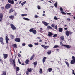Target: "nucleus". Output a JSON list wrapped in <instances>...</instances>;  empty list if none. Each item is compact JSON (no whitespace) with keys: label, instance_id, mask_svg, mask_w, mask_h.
Listing matches in <instances>:
<instances>
[{"label":"nucleus","instance_id":"obj_1","mask_svg":"<svg viewBox=\"0 0 75 75\" xmlns=\"http://www.w3.org/2000/svg\"><path fill=\"white\" fill-rule=\"evenodd\" d=\"M30 32H32L35 35L37 34V31L35 30H34L33 28H32L30 29L29 30Z\"/></svg>","mask_w":75,"mask_h":75},{"label":"nucleus","instance_id":"obj_2","mask_svg":"<svg viewBox=\"0 0 75 75\" xmlns=\"http://www.w3.org/2000/svg\"><path fill=\"white\" fill-rule=\"evenodd\" d=\"M11 7V4H7L5 6V8L7 10L8 9H9Z\"/></svg>","mask_w":75,"mask_h":75},{"label":"nucleus","instance_id":"obj_3","mask_svg":"<svg viewBox=\"0 0 75 75\" xmlns=\"http://www.w3.org/2000/svg\"><path fill=\"white\" fill-rule=\"evenodd\" d=\"M41 46L43 47L44 49L45 50H47V49H48V48H50V47H49V46H45L44 45H42Z\"/></svg>","mask_w":75,"mask_h":75},{"label":"nucleus","instance_id":"obj_4","mask_svg":"<svg viewBox=\"0 0 75 75\" xmlns=\"http://www.w3.org/2000/svg\"><path fill=\"white\" fill-rule=\"evenodd\" d=\"M10 25L12 29L13 30H16V27H15V26H14L12 24H11Z\"/></svg>","mask_w":75,"mask_h":75},{"label":"nucleus","instance_id":"obj_5","mask_svg":"<svg viewBox=\"0 0 75 75\" xmlns=\"http://www.w3.org/2000/svg\"><path fill=\"white\" fill-rule=\"evenodd\" d=\"M8 2L9 3H10V4H14V0H8Z\"/></svg>","mask_w":75,"mask_h":75},{"label":"nucleus","instance_id":"obj_6","mask_svg":"<svg viewBox=\"0 0 75 75\" xmlns=\"http://www.w3.org/2000/svg\"><path fill=\"white\" fill-rule=\"evenodd\" d=\"M9 40H10V39L8 38V36H6L5 40H6V44H8V41H9Z\"/></svg>","mask_w":75,"mask_h":75},{"label":"nucleus","instance_id":"obj_7","mask_svg":"<svg viewBox=\"0 0 75 75\" xmlns=\"http://www.w3.org/2000/svg\"><path fill=\"white\" fill-rule=\"evenodd\" d=\"M0 42L2 45L4 44V43H3V38H2V37L0 38Z\"/></svg>","mask_w":75,"mask_h":75},{"label":"nucleus","instance_id":"obj_8","mask_svg":"<svg viewBox=\"0 0 75 75\" xmlns=\"http://www.w3.org/2000/svg\"><path fill=\"white\" fill-rule=\"evenodd\" d=\"M14 41H15L16 42H20V38H16L15 39Z\"/></svg>","mask_w":75,"mask_h":75},{"label":"nucleus","instance_id":"obj_9","mask_svg":"<svg viewBox=\"0 0 75 75\" xmlns=\"http://www.w3.org/2000/svg\"><path fill=\"white\" fill-rule=\"evenodd\" d=\"M42 23H43V24H44V25H45V26H48V23H47L46 22L42 21Z\"/></svg>","mask_w":75,"mask_h":75},{"label":"nucleus","instance_id":"obj_10","mask_svg":"<svg viewBox=\"0 0 75 75\" xmlns=\"http://www.w3.org/2000/svg\"><path fill=\"white\" fill-rule=\"evenodd\" d=\"M9 18H10V19H11L12 20H13L14 18H14V15H11L9 16Z\"/></svg>","mask_w":75,"mask_h":75},{"label":"nucleus","instance_id":"obj_11","mask_svg":"<svg viewBox=\"0 0 75 75\" xmlns=\"http://www.w3.org/2000/svg\"><path fill=\"white\" fill-rule=\"evenodd\" d=\"M65 34L67 37H68L69 36V32L68 30L66 31Z\"/></svg>","mask_w":75,"mask_h":75},{"label":"nucleus","instance_id":"obj_12","mask_svg":"<svg viewBox=\"0 0 75 75\" xmlns=\"http://www.w3.org/2000/svg\"><path fill=\"white\" fill-rule=\"evenodd\" d=\"M3 55L4 56V59H6L7 57H8V55L7 54H3Z\"/></svg>","mask_w":75,"mask_h":75},{"label":"nucleus","instance_id":"obj_13","mask_svg":"<svg viewBox=\"0 0 75 75\" xmlns=\"http://www.w3.org/2000/svg\"><path fill=\"white\" fill-rule=\"evenodd\" d=\"M64 47H65L69 49L71 47V46H70L69 45H64Z\"/></svg>","mask_w":75,"mask_h":75},{"label":"nucleus","instance_id":"obj_14","mask_svg":"<svg viewBox=\"0 0 75 75\" xmlns=\"http://www.w3.org/2000/svg\"><path fill=\"white\" fill-rule=\"evenodd\" d=\"M52 35H54V34H52V33L50 32H48V36L49 37H52Z\"/></svg>","mask_w":75,"mask_h":75},{"label":"nucleus","instance_id":"obj_15","mask_svg":"<svg viewBox=\"0 0 75 75\" xmlns=\"http://www.w3.org/2000/svg\"><path fill=\"white\" fill-rule=\"evenodd\" d=\"M32 69L31 68H28L27 69V71L29 72H32Z\"/></svg>","mask_w":75,"mask_h":75},{"label":"nucleus","instance_id":"obj_16","mask_svg":"<svg viewBox=\"0 0 75 75\" xmlns=\"http://www.w3.org/2000/svg\"><path fill=\"white\" fill-rule=\"evenodd\" d=\"M30 62V60L29 59H27L25 61V63H26V65H28V64H29V62Z\"/></svg>","mask_w":75,"mask_h":75},{"label":"nucleus","instance_id":"obj_17","mask_svg":"<svg viewBox=\"0 0 75 75\" xmlns=\"http://www.w3.org/2000/svg\"><path fill=\"white\" fill-rule=\"evenodd\" d=\"M59 32H61V33L63 31V28H59Z\"/></svg>","mask_w":75,"mask_h":75},{"label":"nucleus","instance_id":"obj_18","mask_svg":"<svg viewBox=\"0 0 75 75\" xmlns=\"http://www.w3.org/2000/svg\"><path fill=\"white\" fill-rule=\"evenodd\" d=\"M34 56H35V55L34 54H33V55H32L30 58V61L33 60V59L34 58Z\"/></svg>","mask_w":75,"mask_h":75},{"label":"nucleus","instance_id":"obj_19","mask_svg":"<svg viewBox=\"0 0 75 75\" xmlns=\"http://www.w3.org/2000/svg\"><path fill=\"white\" fill-rule=\"evenodd\" d=\"M52 68H49L48 69L47 71H48L49 72H51V71H52Z\"/></svg>","mask_w":75,"mask_h":75},{"label":"nucleus","instance_id":"obj_20","mask_svg":"<svg viewBox=\"0 0 75 75\" xmlns=\"http://www.w3.org/2000/svg\"><path fill=\"white\" fill-rule=\"evenodd\" d=\"M16 72H17V71H18V72H19V71H20V68H19V67H16Z\"/></svg>","mask_w":75,"mask_h":75},{"label":"nucleus","instance_id":"obj_21","mask_svg":"<svg viewBox=\"0 0 75 75\" xmlns=\"http://www.w3.org/2000/svg\"><path fill=\"white\" fill-rule=\"evenodd\" d=\"M46 58H47L45 57H44L43 58L42 60L43 63H44V62H45V60H46Z\"/></svg>","mask_w":75,"mask_h":75},{"label":"nucleus","instance_id":"obj_22","mask_svg":"<svg viewBox=\"0 0 75 75\" xmlns=\"http://www.w3.org/2000/svg\"><path fill=\"white\" fill-rule=\"evenodd\" d=\"M1 75H6V71H3Z\"/></svg>","mask_w":75,"mask_h":75},{"label":"nucleus","instance_id":"obj_23","mask_svg":"<svg viewBox=\"0 0 75 75\" xmlns=\"http://www.w3.org/2000/svg\"><path fill=\"white\" fill-rule=\"evenodd\" d=\"M13 46L15 48H17V45L16 44H13Z\"/></svg>","mask_w":75,"mask_h":75},{"label":"nucleus","instance_id":"obj_24","mask_svg":"<svg viewBox=\"0 0 75 75\" xmlns=\"http://www.w3.org/2000/svg\"><path fill=\"white\" fill-rule=\"evenodd\" d=\"M48 55H50L51 54V50H49L47 52Z\"/></svg>","mask_w":75,"mask_h":75},{"label":"nucleus","instance_id":"obj_25","mask_svg":"<svg viewBox=\"0 0 75 75\" xmlns=\"http://www.w3.org/2000/svg\"><path fill=\"white\" fill-rule=\"evenodd\" d=\"M23 20H27V21H29V20H30V19H28L25 17L23 18Z\"/></svg>","mask_w":75,"mask_h":75},{"label":"nucleus","instance_id":"obj_26","mask_svg":"<svg viewBox=\"0 0 75 75\" xmlns=\"http://www.w3.org/2000/svg\"><path fill=\"white\" fill-rule=\"evenodd\" d=\"M14 10L13 9L11 8L9 10V13H12V12H13Z\"/></svg>","mask_w":75,"mask_h":75},{"label":"nucleus","instance_id":"obj_27","mask_svg":"<svg viewBox=\"0 0 75 75\" xmlns=\"http://www.w3.org/2000/svg\"><path fill=\"white\" fill-rule=\"evenodd\" d=\"M10 37L11 39H14V36L13 35H11Z\"/></svg>","mask_w":75,"mask_h":75},{"label":"nucleus","instance_id":"obj_28","mask_svg":"<svg viewBox=\"0 0 75 75\" xmlns=\"http://www.w3.org/2000/svg\"><path fill=\"white\" fill-rule=\"evenodd\" d=\"M3 14L2 13H0V18H3Z\"/></svg>","mask_w":75,"mask_h":75},{"label":"nucleus","instance_id":"obj_29","mask_svg":"<svg viewBox=\"0 0 75 75\" xmlns=\"http://www.w3.org/2000/svg\"><path fill=\"white\" fill-rule=\"evenodd\" d=\"M65 64H66L67 65V66L68 67H69V63L67 62H65Z\"/></svg>","mask_w":75,"mask_h":75},{"label":"nucleus","instance_id":"obj_30","mask_svg":"<svg viewBox=\"0 0 75 75\" xmlns=\"http://www.w3.org/2000/svg\"><path fill=\"white\" fill-rule=\"evenodd\" d=\"M39 72L40 74H42V69L41 68H40L39 70Z\"/></svg>","mask_w":75,"mask_h":75},{"label":"nucleus","instance_id":"obj_31","mask_svg":"<svg viewBox=\"0 0 75 75\" xmlns=\"http://www.w3.org/2000/svg\"><path fill=\"white\" fill-rule=\"evenodd\" d=\"M47 28L48 29H50L51 30H52V28L50 26H48L47 27Z\"/></svg>","mask_w":75,"mask_h":75},{"label":"nucleus","instance_id":"obj_32","mask_svg":"<svg viewBox=\"0 0 75 75\" xmlns=\"http://www.w3.org/2000/svg\"><path fill=\"white\" fill-rule=\"evenodd\" d=\"M25 3H26V1H25L22 3H21V6H24V4H25Z\"/></svg>","mask_w":75,"mask_h":75},{"label":"nucleus","instance_id":"obj_33","mask_svg":"<svg viewBox=\"0 0 75 75\" xmlns=\"http://www.w3.org/2000/svg\"><path fill=\"white\" fill-rule=\"evenodd\" d=\"M58 4V3H57V2H56L55 4H54V6L55 7L57 8V5Z\"/></svg>","mask_w":75,"mask_h":75},{"label":"nucleus","instance_id":"obj_34","mask_svg":"<svg viewBox=\"0 0 75 75\" xmlns=\"http://www.w3.org/2000/svg\"><path fill=\"white\" fill-rule=\"evenodd\" d=\"M60 38L62 40H64V36H61L60 37Z\"/></svg>","mask_w":75,"mask_h":75},{"label":"nucleus","instance_id":"obj_35","mask_svg":"<svg viewBox=\"0 0 75 75\" xmlns=\"http://www.w3.org/2000/svg\"><path fill=\"white\" fill-rule=\"evenodd\" d=\"M59 47V46L57 45H55L53 47V48H57Z\"/></svg>","mask_w":75,"mask_h":75},{"label":"nucleus","instance_id":"obj_36","mask_svg":"<svg viewBox=\"0 0 75 75\" xmlns=\"http://www.w3.org/2000/svg\"><path fill=\"white\" fill-rule=\"evenodd\" d=\"M12 61H13V65H14V67H15V64H16V62H15V60L13 59L12 60Z\"/></svg>","mask_w":75,"mask_h":75},{"label":"nucleus","instance_id":"obj_37","mask_svg":"<svg viewBox=\"0 0 75 75\" xmlns=\"http://www.w3.org/2000/svg\"><path fill=\"white\" fill-rule=\"evenodd\" d=\"M28 46L29 47H30V48H31V47H33V45L31 44H29L28 45Z\"/></svg>","mask_w":75,"mask_h":75},{"label":"nucleus","instance_id":"obj_38","mask_svg":"<svg viewBox=\"0 0 75 75\" xmlns=\"http://www.w3.org/2000/svg\"><path fill=\"white\" fill-rule=\"evenodd\" d=\"M61 13H62V14H64V15L66 14V13L64 12H63V11L61 12Z\"/></svg>","mask_w":75,"mask_h":75},{"label":"nucleus","instance_id":"obj_39","mask_svg":"<svg viewBox=\"0 0 75 75\" xmlns=\"http://www.w3.org/2000/svg\"><path fill=\"white\" fill-rule=\"evenodd\" d=\"M60 10L61 11V12H62V11H64V10H63V9H62V7L60 8Z\"/></svg>","mask_w":75,"mask_h":75},{"label":"nucleus","instance_id":"obj_40","mask_svg":"<svg viewBox=\"0 0 75 75\" xmlns=\"http://www.w3.org/2000/svg\"><path fill=\"white\" fill-rule=\"evenodd\" d=\"M60 45H61V46H64V45H63V43L61 42H60Z\"/></svg>","mask_w":75,"mask_h":75},{"label":"nucleus","instance_id":"obj_41","mask_svg":"<svg viewBox=\"0 0 75 75\" xmlns=\"http://www.w3.org/2000/svg\"><path fill=\"white\" fill-rule=\"evenodd\" d=\"M34 65H36L37 64V62H34L33 63Z\"/></svg>","mask_w":75,"mask_h":75},{"label":"nucleus","instance_id":"obj_42","mask_svg":"<svg viewBox=\"0 0 75 75\" xmlns=\"http://www.w3.org/2000/svg\"><path fill=\"white\" fill-rule=\"evenodd\" d=\"M38 10H40V9H41V6H40L38 5Z\"/></svg>","mask_w":75,"mask_h":75},{"label":"nucleus","instance_id":"obj_43","mask_svg":"<svg viewBox=\"0 0 75 75\" xmlns=\"http://www.w3.org/2000/svg\"><path fill=\"white\" fill-rule=\"evenodd\" d=\"M26 45L25 43H23L22 45V46L23 47L25 46Z\"/></svg>","mask_w":75,"mask_h":75},{"label":"nucleus","instance_id":"obj_44","mask_svg":"<svg viewBox=\"0 0 75 75\" xmlns=\"http://www.w3.org/2000/svg\"><path fill=\"white\" fill-rule=\"evenodd\" d=\"M57 37V34H55L53 36V37Z\"/></svg>","mask_w":75,"mask_h":75},{"label":"nucleus","instance_id":"obj_45","mask_svg":"<svg viewBox=\"0 0 75 75\" xmlns=\"http://www.w3.org/2000/svg\"><path fill=\"white\" fill-rule=\"evenodd\" d=\"M54 19L56 20H58V18H57L56 16H55L54 18Z\"/></svg>","mask_w":75,"mask_h":75},{"label":"nucleus","instance_id":"obj_46","mask_svg":"<svg viewBox=\"0 0 75 75\" xmlns=\"http://www.w3.org/2000/svg\"><path fill=\"white\" fill-rule=\"evenodd\" d=\"M72 74H73L74 75H75V71H74V70H72Z\"/></svg>","mask_w":75,"mask_h":75},{"label":"nucleus","instance_id":"obj_47","mask_svg":"<svg viewBox=\"0 0 75 75\" xmlns=\"http://www.w3.org/2000/svg\"><path fill=\"white\" fill-rule=\"evenodd\" d=\"M51 26L52 27H55V25L52 24L51 25Z\"/></svg>","mask_w":75,"mask_h":75},{"label":"nucleus","instance_id":"obj_48","mask_svg":"<svg viewBox=\"0 0 75 75\" xmlns=\"http://www.w3.org/2000/svg\"><path fill=\"white\" fill-rule=\"evenodd\" d=\"M54 28L56 30H57V25H56V26H55L54 27Z\"/></svg>","mask_w":75,"mask_h":75},{"label":"nucleus","instance_id":"obj_49","mask_svg":"<svg viewBox=\"0 0 75 75\" xmlns=\"http://www.w3.org/2000/svg\"><path fill=\"white\" fill-rule=\"evenodd\" d=\"M35 18H38V16L36 15L35 16Z\"/></svg>","mask_w":75,"mask_h":75},{"label":"nucleus","instance_id":"obj_50","mask_svg":"<svg viewBox=\"0 0 75 75\" xmlns=\"http://www.w3.org/2000/svg\"><path fill=\"white\" fill-rule=\"evenodd\" d=\"M18 55L19 57H21V55H20L19 53L18 54Z\"/></svg>","mask_w":75,"mask_h":75},{"label":"nucleus","instance_id":"obj_51","mask_svg":"<svg viewBox=\"0 0 75 75\" xmlns=\"http://www.w3.org/2000/svg\"><path fill=\"white\" fill-rule=\"evenodd\" d=\"M26 75H28L29 74V72L28 71H26Z\"/></svg>","mask_w":75,"mask_h":75},{"label":"nucleus","instance_id":"obj_52","mask_svg":"<svg viewBox=\"0 0 75 75\" xmlns=\"http://www.w3.org/2000/svg\"><path fill=\"white\" fill-rule=\"evenodd\" d=\"M18 61L19 64H21V62H20V60L19 59H18Z\"/></svg>","mask_w":75,"mask_h":75},{"label":"nucleus","instance_id":"obj_53","mask_svg":"<svg viewBox=\"0 0 75 75\" xmlns=\"http://www.w3.org/2000/svg\"><path fill=\"white\" fill-rule=\"evenodd\" d=\"M69 35L70 34L71 35V34H72L73 33V32H69Z\"/></svg>","mask_w":75,"mask_h":75},{"label":"nucleus","instance_id":"obj_54","mask_svg":"<svg viewBox=\"0 0 75 75\" xmlns=\"http://www.w3.org/2000/svg\"><path fill=\"white\" fill-rule=\"evenodd\" d=\"M64 29L65 30H68V28H64Z\"/></svg>","mask_w":75,"mask_h":75},{"label":"nucleus","instance_id":"obj_55","mask_svg":"<svg viewBox=\"0 0 75 75\" xmlns=\"http://www.w3.org/2000/svg\"><path fill=\"white\" fill-rule=\"evenodd\" d=\"M2 20H3L2 18H0V22H1Z\"/></svg>","mask_w":75,"mask_h":75},{"label":"nucleus","instance_id":"obj_56","mask_svg":"<svg viewBox=\"0 0 75 75\" xmlns=\"http://www.w3.org/2000/svg\"><path fill=\"white\" fill-rule=\"evenodd\" d=\"M66 20H68V21H70L71 20V19L70 18H67V19Z\"/></svg>","mask_w":75,"mask_h":75},{"label":"nucleus","instance_id":"obj_57","mask_svg":"<svg viewBox=\"0 0 75 75\" xmlns=\"http://www.w3.org/2000/svg\"><path fill=\"white\" fill-rule=\"evenodd\" d=\"M67 14L68 15H70L71 14V13H67Z\"/></svg>","mask_w":75,"mask_h":75},{"label":"nucleus","instance_id":"obj_58","mask_svg":"<svg viewBox=\"0 0 75 75\" xmlns=\"http://www.w3.org/2000/svg\"><path fill=\"white\" fill-rule=\"evenodd\" d=\"M35 45H38V43H34Z\"/></svg>","mask_w":75,"mask_h":75},{"label":"nucleus","instance_id":"obj_59","mask_svg":"<svg viewBox=\"0 0 75 75\" xmlns=\"http://www.w3.org/2000/svg\"><path fill=\"white\" fill-rule=\"evenodd\" d=\"M17 13H15L14 14L15 16H16L17 15Z\"/></svg>","mask_w":75,"mask_h":75},{"label":"nucleus","instance_id":"obj_60","mask_svg":"<svg viewBox=\"0 0 75 75\" xmlns=\"http://www.w3.org/2000/svg\"><path fill=\"white\" fill-rule=\"evenodd\" d=\"M43 16H44L45 17V16H46L45 14H43L42 15Z\"/></svg>","mask_w":75,"mask_h":75},{"label":"nucleus","instance_id":"obj_61","mask_svg":"<svg viewBox=\"0 0 75 75\" xmlns=\"http://www.w3.org/2000/svg\"><path fill=\"white\" fill-rule=\"evenodd\" d=\"M1 9L3 10V9H4V7H1Z\"/></svg>","mask_w":75,"mask_h":75},{"label":"nucleus","instance_id":"obj_62","mask_svg":"<svg viewBox=\"0 0 75 75\" xmlns=\"http://www.w3.org/2000/svg\"><path fill=\"white\" fill-rule=\"evenodd\" d=\"M23 17H24V14H22L21 15Z\"/></svg>","mask_w":75,"mask_h":75},{"label":"nucleus","instance_id":"obj_63","mask_svg":"<svg viewBox=\"0 0 75 75\" xmlns=\"http://www.w3.org/2000/svg\"><path fill=\"white\" fill-rule=\"evenodd\" d=\"M37 38H38V39H40L41 38H40V37H38Z\"/></svg>","mask_w":75,"mask_h":75},{"label":"nucleus","instance_id":"obj_64","mask_svg":"<svg viewBox=\"0 0 75 75\" xmlns=\"http://www.w3.org/2000/svg\"><path fill=\"white\" fill-rule=\"evenodd\" d=\"M40 30H42V28H40Z\"/></svg>","mask_w":75,"mask_h":75}]
</instances>
